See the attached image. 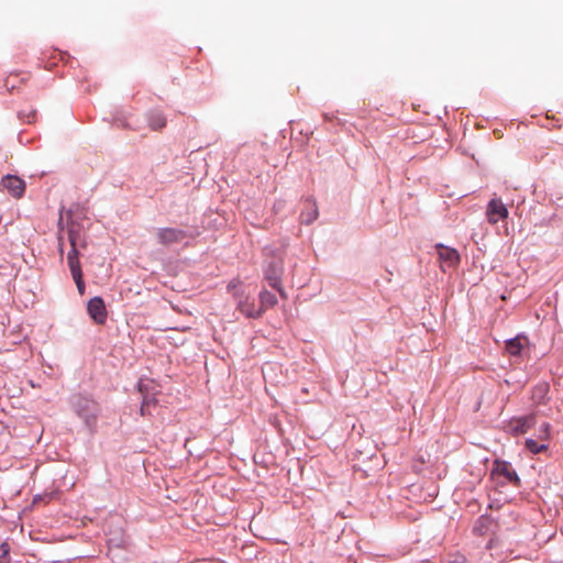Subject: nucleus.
I'll return each instance as SVG.
<instances>
[{"mask_svg":"<svg viewBox=\"0 0 563 563\" xmlns=\"http://www.w3.org/2000/svg\"><path fill=\"white\" fill-rule=\"evenodd\" d=\"M67 232H68V241L71 246L70 250H78V243H79L80 239L84 236L81 225L78 222L71 220L68 223Z\"/></svg>","mask_w":563,"mask_h":563,"instance_id":"4468645a","label":"nucleus"},{"mask_svg":"<svg viewBox=\"0 0 563 563\" xmlns=\"http://www.w3.org/2000/svg\"><path fill=\"white\" fill-rule=\"evenodd\" d=\"M74 282L76 283V286L78 288V291L80 294H84L85 291V282H84V275H79V277H73Z\"/></svg>","mask_w":563,"mask_h":563,"instance_id":"b1692460","label":"nucleus"},{"mask_svg":"<svg viewBox=\"0 0 563 563\" xmlns=\"http://www.w3.org/2000/svg\"><path fill=\"white\" fill-rule=\"evenodd\" d=\"M238 309L241 313L251 319H257L263 314V308L256 307L254 299L250 300L249 297L239 300Z\"/></svg>","mask_w":563,"mask_h":563,"instance_id":"9b49d317","label":"nucleus"},{"mask_svg":"<svg viewBox=\"0 0 563 563\" xmlns=\"http://www.w3.org/2000/svg\"><path fill=\"white\" fill-rule=\"evenodd\" d=\"M157 241L162 245L181 242L188 236L187 231L177 228H159L156 231Z\"/></svg>","mask_w":563,"mask_h":563,"instance_id":"6e6552de","label":"nucleus"},{"mask_svg":"<svg viewBox=\"0 0 563 563\" xmlns=\"http://www.w3.org/2000/svg\"><path fill=\"white\" fill-rule=\"evenodd\" d=\"M509 216V211L500 198L489 200L486 208V218L490 224H496L499 220H505Z\"/></svg>","mask_w":563,"mask_h":563,"instance_id":"0eeeda50","label":"nucleus"},{"mask_svg":"<svg viewBox=\"0 0 563 563\" xmlns=\"http://www.w3.org/2000/svg\"><path fill=\"white\" fill-rule=\"evenodd\" d=\"M550 423L545 422L541 426L542 434L540 435L541 440H547L549 438L550 433Z\"/></svg>","mask_w":563,"mask_h":563,"instance_id":"393cba45","label":"nucleus"},{"mask_svg":"<svg viewBox=\"0 0 563 563\" xmlns=\"http://www.w3.org/2000/svg\"><path fill=\"white\" fill-rule=\"evenodd\" d=\"M303 205L305 208L300 212L299 221L301 224L310 225L319 216L317 201L312 197H307Z\"/></svg>","mask_w":563,"mask_h":563,"instance_id":"1a4fd4ad","label":"nucleus"},{"mask_svg":"<svg viewBox=\"0 0 563 563\" xmlns=\"http://www.w3.org/2000/svg\"><path fill=\"white\" fill-rule=\"evenodd\" d=\"M67 264L73 277H79V275H82L78 250L69 251L67 255Z\"/></svg>","mask_w":563,"mask_h":563,"instance_id":"dca6fc26","label":"nucleus"},{"mask_svg":"<svg viewBox=\"0 0 563 563\" xmlns=\"http://www.w3.org/2000/svg\"><path fill=\"white\" fill-rule=\"evenodd\" d=\"M86 246H87V242H86L85 236H82V238L80 239L79 243H78V250H79V249H86Z\"/></svg>","mask_w":563,"mask_h":563,"instance_id":"cd10ccee","label":"nucleus"},{"mask_svg":"<svg viewBox=\"0 0 563 563\" xmlns=\"http://www.w3.org/2000/svg\"><path fill=\"white\" fill-rule=\"evenodd\" d=\"M550 385L545 382L539 383L532 388L531 398L538 405H545L549 397Z\"/></svg>","mask_w":563,"mask_h":563,"instance_id":"2eb2a0df","label":"nucleus"},{"mask_svg":"<svg viewBox=\"0 0 563 563\" xmlns=\"http://www.w3.org/2000/svg\"><path fill=\"white\" fill-rule=\"evenodd\" d=\"M489 476L497 486H504L506 484L517 488L521 486V479L516 470L510 462L505 460H494Z\"/></svg>","mask_w":563,"mask_h":563,"instance_id":"f03ea898","label":"nucleus"},{"mask_svg":"<svg viewBox=\"0 0 563 563\" xmlns=\"http://www.w3.org/2000/svg\"><path fill=\"white\" fill-rule=\"evenodd\" d=\"M260 307L263 308V312L268 309L273 308L277 305V297L275 294L264 289L260 292Z\"/></svg>","mask_w":563,"mask_h":563,"instance_id":"f3484780","label":"nucleus"},{"mask_svg":"<svg viewBox=\"0 0 563 563\" xmlns=\"http://www.w3.org/2000/svg\"><path fill=\"white\" fill-rule=\"evenodd\" d=\"M153 387L151 384L144 383L143 379H140L137 383V390L142 395V397L145 396V394H153L152 393Z\"/></svg>","mask_w":563,"mask_h":563,"instance_id":"5701e85b","label":"nucleus"},{"mask_svg":"<svg viewBox=\"0 0 563 563\" xmlns=\"http://www.w3.org/2000/svg\"><path fill=\"white\" fill-rule=\"evenodd\" d=\"M124 128H130L129 123H122Z\"/></svg>","mask_w":563,"mask_h":563,"instance_id":"2f4dec72","label":"nucleus"},{"mask_svg":"<svg viewBox=\"0 0 563 563\" xmlns=\"http://www.w3.org/2000/svg\"><path fill=\"white\" fill-rule=\"evenodd\" d=\"M0 185L3 189L8 190V192L12 197L16 199H20L24 196L26 188L25 181L21 177L11 174L4 175L1 178Z\"/></svg>","mask_w":563,"mask_h":563,"instance_id":"423d86ee","label":"nucleus"},{"mask_svg":"<svg viewBox=\"0 0 563 563\" xmlns=\"http://www.w3.org/2000/svg\"><path fill=\"white\" fill-rule=\"evenodd\" d=\"M5 88L8 90H12L14 88V85L13 84H10V79H7L5 80V84H4Z\"/></svg>","mask_w":563,"mask_h":563,"instance_id":"c756f323","label":"nucleus"},{"mask_svg":"<svg viewBox=\"0 0 563 563\" xmlns=\"http://www.w3.org/2000/svg\"><path fill=\"white\" fill-rule=\"evenodd\" d=\"M157 399L155 397V394H145L144 397H142V404L140 407V415L145 417L151 415V407H156Z\"/></svg>","mask_w":563,"mask_h":563,"instance_id":"a211bd4d","label":"nucleus"},{"mask_svg":"<svg viewBox=\"0 0 563 563\" xmlns=\"http://www.w3.org/2000/svg\"><path fill=\"white\" fill-rule=\"evenodd\" d=\"M534 423V417L522 416L518 418H514L509 421L507 429L514 435H519L526 433Z\"/></svg>","mask_w":563,"mask_h":563,"instance_id":"9d476101","label":"nucleus"},{"mask_svg":"<svg viewBox=\"0 0 563 563\" xmlns=\"http://www.w3.org/2000/svg\"><path fill=\"white\" fill-rule=\"evenodd\" d=\"M146 121L151 130L161 131L166 126V117L159 109H151L145 114Z\"/></svg>","mask_w":563,"mask_h":563,"instance_id":"f8f14e48","label":"nucleus"},{"mask_svg":"<svg viewBox=\"0 0 563 563\" xmlns=\"http://www.w3.org/2000/svg\"><path fill=\"white\" fill-rule=\"evenodd\" d=\"M18 117L22 122L32 124L37 119V111L35 109H32L30 111L21 110L18 112Z\"/></svg>","mask_w":563,"mask_h":563,"instance_id":"412c9836","label":"nucleus"},{"mask_svg":"<svg viewBox=\"0 0 563 563\" xmlns=\"http://www.w3.org/2000/svg\"><path fill=\"white\" fill-rule=\"evenodd\" d=\"M59 252H60V254L63 255V246H62V245H60V247H59Z\"/></svg>","mask_w":563,"mask_h":563,"instance_id":"473e14b6","label":"nucleus"},{"mask_svg":"<svg viewBox=\"0 0 563 563\" xmlns=\"http://www.w3.org/2000/svg\"><path fill=\"white\" fill-rule=\"evenodd\" d=\"M323 119L325 121H332L334 119V115L332 114H329V113H323Z\"/></svg>","mask_w":563,"mask_h":563,"instance_id":"7c9ffc66","label":"nucleus"},{"mask_svg":"<svg viewBox=\"0 0 563 563\" xmlns=\"http://www.w3.org/2000/svg\"><path fill=\"white\" fill-rule=\"evenodd\" d=\"M264 278L267 284L276 289L280 297L286 298L285 289L282 286V277L284 274V263L280 258H272L264 264Z\"/></svg>","mask_w":563,"mask_h":563,"instance_id":"7ed1b4c3","label":"nucleus"},{"mask_svg":"<svg viewBox=\"0 0 563 563\" xmlns=\"http://www.w3.org/2000/svg\"><path fill=\"white\" fill-rule=\"evenodd\" d=\"M87 312L96 324H104L108 311L103 298L100 296L92 297L87 303Z\"/></svg>","mask_w":563,"mask_h":563,"instance_id":"20e7f679","label":"nucleus"},{"mask_svg":"<svg viewBox=\"0 0 563 563\" xmlns=\"http://www.w3.org/2000/svg\"><path fill=\"white\" fill-rule=\"evenodd\" d=\"M0 563H11L10 545L7 542L0 544Z\"/></svg>","mask_w":563,"mask_h":563,"instance_id":"4be33fe9","label":"nucleus"},{"mask_svg":"<svg viewBox=\"0 0 563 563\" xmlns=\"http://www.w3.org/2000/svg\"><path fill=\"white\" fill-rule=\"evenodd\" d=\"M494 547H495V540H494V539H490V540L487 542V544H486V549L492 550Z\"/></svg>","mask_w":563,"mask_h":563,"instance_id":"c85d7f7f","label":"nucleus"},{"mask_svg":"<svg viewBox=\"0 0 563 563\" xmlns=\"http://www.w3.org/2000/svg\"><path fill=\"white\" fill-rule=\"evenodd\" d=\"M68 402L73 411L92 430L101 411L99 402L90 395L82 393L73 394Z\"/></svg>","mask_w":563,"mask_h":563,"instance_id":"f257e3e1","label":"nucleus"},{"mask_svg":"<svg viewBox=\"0 0 563 563\" xmlns=\"http://www.w3.org/2000/svg\"><path fill=\"white\" fill-rule=\"evenodd\" d=\"M505 350L510 356L523 357L529 352V339L525 334H518L515 338L505 341Z\"/></svg>","mask_w":563,"mask_h":563,"instance_id":"39448f33","label":"nucleus"},{"mask_svg":"<svg viewBox=\"0 0 563 563\" xmlns=\"http://www.w3.org/2000/svg\"><path fill=\"white\" fill-rule=\"evenodd\" d=\"M496 526L495 520L489 515H482L477 518L473 527V533L476 536H485Z\"/></svg>","mask_w":563,"mask_h":563,"instance_id":"ddd939ff","label":"nucleus"},{"mask_svg":"<svg viewBox=\"0 0 563 563\" xmlns=\"http://www.w3.org/2000/svg\"><path fill=\"white\" fill-rule=\"evenodd\" d=\"M526 449L531 452L532 454H539L548 450V445L542 443L539 444L533 439H527L525 443Z\"/></svg>","mask_w":563,"mask_h":563,"instance_id":"aec40b11","label":"nucleus"},{"mask_svg":"<svg viewBox=\"0 0 563 563\" xmlns=\"http://www.w3.org/2000/svg\"><path fill=\"white\" fill-rule=\"evenodd\" d=\"M449 563H466V558L462 554H456Z\"/></svg>","mask_w":563,"mask_h":563,"instance_id":"a878e982","label":"nucleus"},{"mask_svg":"<svg viewBox=\"0 0 563 563\" xmlns=\"http://www.w3.org/2000/svg\"><path fill=\"white\" fill-rule=\"evenodd\" d=\"M439 254H440V257L443 261L448 262L451 266H454V265L459 264V262H460V254L454 249L446 247L444 250V252H440Z\"/></svg>","mask_w":563,"mask_h":563,"instance_id":"6ab92c4d","label":"nucleus"},{"mask_svg":"<svg viewBox=\"0 0 563 563\" xmlns=\"http://www.w3.org/2000/svg\"><path fill=\"white\" fill-rule=\"evenodd\" d=\"M46 498L49 500V499L52 498V494H46V495H44V496H42V495H36V496H34L33 503H34V504H36V503H38L40 500H44V499H46Z\"/></svg>","mask_w":563,"mask_h":563,"instance_id":"bb28decb","label":"nucleus"}]
</instances>
